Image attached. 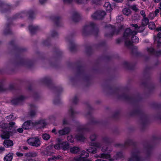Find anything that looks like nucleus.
<instances>
[{
  "mask_svg": "<svg viewBox=\"0 0 161 161\" xmlns=\"http://www.w3.org/2000/svg\"><path fill=\"white\" fill-rule=\"evenodd\" d=\"M102 150L103 152H106L107 151L109 153L112 151V150H108V147H102Z\"/></svg>",
  "mask_w": 161,
  "mask_h": 161,
  "instance_id": "0e129e2a",
  "label": "nucleus"
},
{
  "mask_svg": "<svg viewBox=\"0 0 161 161\" xmlns=\"http://www.w3.org/2000/svg\"><path fill=\"white\" fill-rule=\"evenodd\" d=\"M60 102V99L58 98H55L54 101L53 103L55 104H58Z\"/></svg>",
  "mask_w": 161,
  "mask_h": 161,
  "instance_id": "338daca9",
  "label": "nucleus"
},
{
  "mask_svg": "<svg viewBox=\"0 0 161 161\" xmlns=\"http://www.w3.org/2000/svg\"><path fill=\"white\" fill-rule=\"evenodd\" d=\"M80 19L79 14L76 11H75L73 12L71 18V20L75 22H77L79 21Z\"/></svg>",
  "mask_w": 161,
  "mask_h": 161,
  "instance_id": "6ab92c4d",
  "label": "nucleus"
},
{
  "mask_svg": "<svg viewBox=\"0 0 161 161\" xmlns=\"http://www.w3.org/2000/svg\"><path fill=\"white\" fill-rule=\"evenodd\" d=\"M52 18L56 25L59 26L61 21V17L58 16H53Z\"/></svg>",
  "mask_w": 161,
  "mask_h": 161,
  "instance_id": "5701e85b",
  "label": "nucleus"
},
{
  "mask_svg": "<svg viewBox=\"0 0 161 161\" xmlns=\"http://www.w3.org/2000/svg\"><path fill=\"white\" fill-rule=\"evenodd\" d=\"M6 89L2 81H0V92H3L6 90Z\"/></svg>",
  "mask_w": 161,
  "mask_h": 161,
  "instance_id": "5fc2aeb1",
  "label": "nucleus"
},
{
  "mask_svg": "<svg viewBox=\"0 0 161 161\" xmlns=\"http://www.w3.org/2000/svg\"><path fill=\"white\" fill-rule=\"evenodd\" d=\"M3 145L6 147H9L12 146L13 144V142L10 140H7L4 141Z\"/></svg>",
  "mask_w": 161,
  "mask_h": 161,
  "instance_id": "bb28decb",
  "label": "nucleus"
},
{
  "mask_svg": "<svg viewBox=\"0 0 161 161\" xmlns=\"http://www.w3.org/2000/svg\"><path fill=\"white\" fill-rule=\"evenodd\" d=\"M133 143V140L130 138H128L125 139L124 144L125 145V147L126 148L128 146L132 145Z\"/></svg>",
  "mask_w": 161,
  "mask_h": 161,
  "instance_id": "393cba45",
  "label": "nucleus"
},
{
  "mask_svg": "<svg viewBox=\"0 0 161 161\" xmlns=\"http://www.w3.org/2000/svg\"><path fill=\"white\" fill-rule=\"evenodd\" d=\"M68 113L70 115L72 118H73L75 115L78 114V112L75 111L72 107H70L69 111Z\"/></svg>",
  "mask_w": 161,
  "mask_h": 161,
  "instance_id": "cd10ccee",
  "label": "nucleus"
},
{
  "mask_svg": "<svg viewBox=\"0 0 161 161\" xmlns=\"http://www.w3.org/2000/svg\"><path fill=\"white\" fill-rule=\"evenodd\" d=\"M70 129L69 127H66L59 130L58 133L60 135L63 136L68 134L70 131Z\"/></svg>",
  "mask_w": 161,
  "mask_h": 161,
  "instance_id": "aec40b11",
  "label": "nucleus"
},
{
  "mask_svg": "<svg viewBox=\"0 0 161 161\" xmlns=\"http://www.w3.org/2000/svg\"><path fill=\"white\" fill-rule=\"evenodd\" d=\"M112 93L116 95L118 99L123 100L127 102L132 104L133 106L132 110L130 113L131 116L138 114L141 115L139 123L142 127L144 126L147 123L148 118L145 114L141 112L140 109L138 105V102L141 99V96L139 94L129 95L125 93H123L118 89H110Z\"/></svg>",
  "mask_w": 161,
  "mask_h": 161,
  "instance_id": "f257e3e1",
  "label": "nucleus"
},
{
  "mask_svg": "<svg viewBox=\"0 0 161 161\" xmlns=\"http://www.w3.org/2000/svg\"><path fill=\"white\" fill-rule=\"evenodd\" d=\"M97 136L96 134L92 133L90 136V138L92 141H95L97 138Z\"/></svg>",
  "mask_w": 161,
  "mask_h": 161,
  "instance_id": "de8ad7c7",
  "label": "nucleus"
},
{
  "mask_svg": "<svg viewBox=\"0 0 161 161\" xmlns=\"http://www.w3.org/2000/svg\"><path fill=\"white\" fill-rule=\"evenodd\" d=\"M63 125H69L70 124V121L69 120V119L67 117H65L63 119L62 121Z\"/></svg>",
  "mask_w": 161,
  "mask_h": 161,
  "instance_id": "ea45409f",
  "label": "nucleus"
},
{
  "mask_svg": "<svg viewBox=\"0 0 161 161\" xmlns=\"http://www.w3.org/2000/svg\"><path fill=\"white\" fill-rule=\"evenodd\" d=\"M15 64L22 65L27 68H30L33 64V62L29 59H21L19 62L15 64L14 63H11L8 65V67H12Z\"/></svg>",
  "mask_w": 161,
  "mask_h": 161,
  "instance_id": "423d86ee",
  "label": "nucleus"
},
{
  "mask_svg": "<svg viewBox=\"0 0 161 161\" xmlns=\"http://www.w3.org/2000/svg\"><path fill=\"white\" fill-rule=\"evenodd\" d=\"M80 150V148L77 147H74L70 149V152L73 153H77Z\"/></svg>",
  "mask_w": 161,
  "mask_h": 161,
  "instance_id": "e433bc0d",
  "label": "nucleus"
},
{
  "mask_svg": "<svg viewBox=\"0 0 161 161\" xmlns=\"http://www.w3.org/2000/svg\"><path fill=\"white\" fill-rule=\"evenodd\" d=\"M28 14H29L30 19H33L34 18L35 14L33 11L31 10H30L28 12Z\"/></svg>",
  "mask_w": 161,
  "mask_h": 161,
  "instance_id": "49530a36",
  "label": "nucleus"
},
{
  "mask_svg": "<svg viewBox=\"0 0 161 161\" xmlns=\"http://www.w3.org/2000/svg\"><path fill=\"white\" fill-rule=\"evenodd\" d=\"M6 118L9 121H11L15 120L16 119V117L14 116V115L12 114L6 117Z\"/></svg>",
  "mask_w": 161,
  "mask_h": 161,
  "instance_id": "c03bdc74",
  "label": "nucleus"
},
{
  "mask_svg": "<svg viewBox=\"0 0 161 161\" xmlns=\"http://www.w3.org/2000/svg\"><path fill=\"white\" fill-rule=\"evenodd\" d=\"M25 97L23 95H20L12 100V103L14 105L19 104L25 99Z\"/></svg>",
  "mask_w": 161,
  "mask_h": 161,
  "instance_id": "ddd939ff",
  "label": "nucleus"
},
{
  "mask_svg": "<svg viewBox=\"0 0 161 161\" xmlns=\"http://www.w3.org/2000/svg\"><path fill=\"white\" fill-rule=\"evenodd\" d=\"M50 135L47 133H45L42 135V138L45 141H47L50 138Z\"/></svg>",
  "mask_w": 161,
  "mask_h": 161,
  "instance_id": "8fccbe9b",
  "label": "nucleus"
},
{
  "mask_svg": "<svg viewBox=\"0 0 161 161\" xmlns=\"http://www.w3.org/2000/svg\"><path fill=\"white\" fill-rule=\"evenodd\" d=\"M7 126V124H6L4 123L0 122V128L5 130L4 129L6 128Z\"/></svg>",
  "mask_w": 161,
  "mask_h": 161,
  "instance_id": "680f3d73",
  "label": "nucleus"
},
{
  "mask_svg": "<svg viewBox=\"0 0 161 161\" xmlns=\"http://www.w3.org/2000/svg\"><path fill=\"white\" fill-rule=\"evenodd\" d=\"M73 35H70L66 37V41L69 43V48L70 51L73 52L75 50L76 45L73 40Z\"/></svg>",
  "mask_w": 161,
  "mask_h": 161,
  "instance_id": "6e6552de",
  "label": "nucleus"
},
{
  "mask_svg": "<svg viewBox=\"0 0 161 161\" xmlns=\"http://www.w3.org/2000/svg\"><path fill=\"white\" fill-rule=\"evenodd\" d=\"M12 8L10 5L5 3L3 1L0 0V11L2 13L8 12Z\"/></svg>",
  "mask_w": 161,
  "mask_h": 161,
  "instance_id": "1a4fd4ad",
  "label": "nucleus"
},
{
  "mask_svg": "<svg viewBox=\"0 0 161 161\" xmlns=\"http://www.w3.org/2000/svg\"><path fill=\"white\" fill-rule=\"evenodd\" d=\"M152 148V146L148 143H146L144 145L143 152L145 153L147 155H149Z\"/></svg>",
  "mask_w": 161,
  "mask_h": 161,
  "instance_id": "2eb2a0df",
  "label": "nucleus"
},
{
  "mask_svg": "<svg viewBox=\"0 0 161 161\" xmlns=\"http://www.w3.org/2000/svg\"><path fill=\"white\" fill-rule=\"evenodd\" d=\"M25 13H17L13 16V17L10 19H9V20H14L18 18H20L25 17Z\"/></svg>",
  "mask_w": 161,
  "mask_h": 161,
  "instance_id": "a878e982",
  "label": "nucleus"
},
{
  "mask_svg": "<svg viewBox=\"0 0 161 161\" xmlns=\"http://www.w3.org/2000/svg\"><path fill=\"white\" fill-rule=\"evenodd\" d=\"M13 154L12 153H9L4 158V161H11L13 158Z\"/></svg>",
  "mask_w": 161,
  "mask_h": 161,
  "instance_id": "c85d7f7f",
  "label": "nucleus"
},
{
  "mask_svg": "<svg viewBox=\"0 0 161 161\" xmlns=\"http://www.w3.org/2000/svg\"><path fill=\"white\" fill-rule=\"evenodd\" d=\"M131 39L133 43H138L139 42V39L138 37L135 35H133L131 37Z\"/></svg>",
  "mask_w": 161,
  "mask_h": 161,
  "instance_id": "a18cd8bd",
  "label": "nucleus"
},
{
  "mask_svg": "<svg viewBox=\"0 0 161 161\" xmlns=\"http://www.w3.org/2000/svg\"><path fill=\"white\" fill-rule=\"evenodd\" d=\"M142 152L141 149L135 148L131 151L130 156L128 161H142L141 153Z\"/></svg>",
  "mask_w": 161,
  "mask_h": 161,
  "instance_id": "39448f33",
  "label": "nucleus"
},
{
  "mask_svg": "<svg viewBox=\"0 0 161 161\" xmlns=\"http://www.w3.org/2000/svg\"><path fill=\"white\" fill-rule=\"evenodd\" d=\"M149 19L147 17H144L142 20V25L143 26H146L149 24Z\"/></svg>",
  "mask_w": 161,
  "mask_h": 161,
  "instance_id": "4c0bfd02",
  "label": "nucleus"
},
{
  "mask_svg": "<svg viewBox=\"0 0 161 161\" xmlns=\"http://www.w3.org/2000/svg\"><path fill=\"white\" fill-rule=\"evenodd\" d=\"M34 126V122L31 120H28L25 122L22 125L23 129L25 130H28Z\"/></svg>",
  "mask_w": 161,
  "mask_h": 161,
  "instance_id": "dca6fc26",
  "label": "nucleus"
},
{
  "mask_svg": "<svg viewBox=\"0 0 161 161\" xmlns=\"http://www.w3.org/2000/svg\"><path fill=\"white\" fill-rule=\"evenodd\" d=\"M28 143L30 145L36 147H38L41 144L40 141L37 137H32L27 140Z\"/></svg>",
  "mask_w": 161,
  "mask_h": 161,
  "instance_id": "9d476101",
  "label": "nucleus"
},
{
  "mask_svg": "<svg viewBox=\"0 0 161 161\" xmlns=\"http://www.w3.org/2000/svg\"><path fill=\"white\" fill-rule=\"evenodd\" d=\"M30 106L32 109L33 108H36L37 107L34 104H30ZM37 110L36 109L34 110L31 109L30 112L29 114L30 116L32 117H34L36 115Z\"/></svg>",
  "mask_w": 161,
  "mask_h": 161,
  "instance_id": "a211bd4d",
  "label": "nucleus"
},
{
  "mask_svg": "<svg viewBox=\"0 0 161 161\" xmlns=\"http://www.w3.org/2000/svg\"><path fill=\"white\" fill-rule=\"evenodd\" d=\"M85 116L88 119V122L84 125L79 126L77 128V134L75 136V138L78 140L83 142L85 139L84 134L86 132L89 131V129L87 126L89 125H95L98 124L99 121L95 118L91 114L90 112H88L85 114Z\"/></svg>",
  "mask_w": 161,
  "mask_h": 161,
  "instance_id": "f03ea898",
  "label": "nucleus"
},
{
  "mask_svg": "<svg viewBox=\"0 0 161 161\" xmlns=\"http://www.w3.org/2000/svg\"><path fill=\"white\" fill-rule=\"evenodd\" d=\"M103 6L107 11L110 12L112 9L110 4L109 2L105 3Z\"/></svg>",
  "mask_w": 161,
  "mask_h": 161,
  "instance_id": "c9c22d12",
  "label": "nucleus"
},
{
  "mask_svg": "<svg viewBox=\"0 0 161 161\" xmlns=\"http://www.w3.org/2000/svg\"><path fill=\"white\" fill-rule=\"evenodd\" d=\"M111 138L108 136H105L102 138V142L103 143H108L111 142Z\"/></svg>",
  "mask_w": 161,
  "mask_h": 161,
  "instance_id": "2f4dec72",
  "label": "nucleus"
},
{
  "mask_svg": "<svg viewBox=\"0 0 161 161\" xmlns=\"http://www.w3.org/2000/svg\"><path fill=\"white\" fill-rule=\"evenodd\" d=\"M15 125V123L14 122H10L8 125V126L10 130L12 129Z\"/></svg>",
  "mask_w": 161,
  "mask_h": 161,
  "instance_id": "13d9d810",
  "label": "nucleus"
},
{
  "mask_svg": "<svg viewBox=\"0 0 161 161\" xmlns=\"http://www.w3.org/2000/svg\"><path fill=\"white\" fill-rule=\"evenodd\" d=\"M114 146L115 147H119L120 148H122V149L125 148V145L124 144L117 143L115 144L114 145Z\"/></svg>",
  "mask_w": 161,
  "mask_h": 161,
  "instance_id": "603ef678",
  "label": "nucleus"
},
{
  "mask_svg": "<svg viewBox=\"0 0 161 161\" xmlns=\"http://www.w3.org/2000/svg\"><path fill=\"white\" fill-rule=\"evenodd\" d=\"M99 32L98 28L93 22H91L89 25L85 26L83 28L82 31V35L84 36L91 34L96 36Z\"/></svg>",
  "mask_w": 161,
  "mask_h": 161,
  "instance_id": "7ed1b4c3",
  "label": "nucleus"
},
{
  "mask_svg": "<svg viewBox=\"0 0 161 161\" xmlns=\"http://www.w3.org/2000/svg\"><path fill=\"white\" fill-rule=\"evenodd\" d=\"M76 2L78 3L86 4L88 2V0H75Z\"/></svg>",
  "mask_w": 161,
  "mask_h": 161,
  "instance_id": "6e6d98bb",
  "label": "nucleus"
},
{
  "mask_svg": "<svg viewBox=\"0 0 161 161\" xmlns=\"http://www.w3.org/2000/svg\"><path fill=\"white\" fill-rule=\"evenodd\" d=\"M51 35L53 37L55 38L58 36V34L56 31H51Z\"/></svg>",
  "mask_w": 161,
  "mask_h": 161,
  "instance_id": "bf43d9fd",
  "label": "nucleus"
},
{
  "mask_svg": "<svg viewBox=\"0 0 161 161\" xmlns=\"http://www.w3.org/2000/svg\"><path fill=\"white\" fill-rule=\"evenodd\" d=\"M123 13L127 16H128L131 14L130 10L128 8H125L123 9Z\"/></svg>",
  "mask_w": 161,
  "mask_h": 161,
  "instance_id": "a19ab883",
  "label": "nucleus"
},
{
  "mask_svg": "<svg viewBox=\"0 0 161 161\" xmlns=\"http://www.w3.org/2000/svg\"><path fill=\"white\" fill-rule=\"evenodd\" d=\"M99 157L103 158H110V155L109 154L103 153L100 154L98 156Z\"/></svg>",
  "mask_w": 161,
  "mask_h": 161,
  "instance_id": "79ce46f5",
  "label": "nucleus"
},
{
  "mask_svg": "<svg viewBox=\"0 0 161 161\" xmlns=\"http://www.w3.org/2000/svg\"><path fill=\"white\" fill-rule=\"evenodd\" d=\"M142 85L143 86H144V87H145L147 88H150V86L149 85L147 82L142 83Z\"/></svg>",
  "mask_w": 161,
  "mask_h": 161,
  "instance_id": "774afa93",
  "label": "nucleus"
},
{
  "mask_svg": "<svg viewBox=\"0 0 161 161\" xmlns=\"http://www.w3.org/2000/svg\"><path fill=\"white\" fill-rule=\"evenodd\" d=\"M147 51L150 54L158 56L161 55V51H155L154 49L152 47L147 48Z\"/></svg>",
  "mask_w": 161,
  "mask_h": 161,
  "instance_id": "412c9836",
  "label": "nucleus"
},
{
  "mask_svg": "<svg viewBox=\"0 0 161 161\" xmlns=\"http://www.w3.org/2000/svg\"><path fill=\"white\" fill-rule=\"evenodd\" d=\"M89 156V154L85 150H83L82 151L80 154V156L79 158L86 159V158L88 157Z\"/></svg>",
  "mask_w": 161,
  "mask_h": 161,
  "instance_id": "7c9ffc66",
  "label": "nucleus"
},
{
  "mask_svg": "<svg viewBox=\"0 0 161 161\" xmlns=\"http://www.w3.org/2000/svg\"><path fill=\"white\" fill-rule=\"evenodd\" d=\"M62 144V143L60 142L58 143L57 144L54 146V148L56 149H60L61 148V145Z\"/></svg>",
  "mask_w": 161,
  "mask_h": 161,
  "instance_id": "e2e57ef3",
  "label": "nucleus"
},
{
  "mask_svg": "<svg viewBox=\"0 0 161 161\" xmlns=\"http://www.w3.org/2000/svg\"><path fill=\"white\" fill-rule=\"evenodd\" d=\"M61 148L64 150H67L69 148V144L65 142H62L61 145Z\"/></svg>",
  "mask_w": 161,
  "mask_h": 161,
  "instance_id": "72a5a7b5",
  "label": "nucleus"
},
{
  "mask_svg": "<svg viewBox=\"0 0 161 161\" xmlns=\"http://www.w3.org/2000/svg\"><path fill=\"white\" fill-rule=\"evenodd\" d=\"M11 25V24H7L5 26V30L3 32V34L4 35L9 34L10 33L11 31L9 28V27Z\"/></svg>",
  "mask_w": 161,
  "mask_h": 161,
  "instance_id": "473e14b6",
  "label": "nucleus"
},
{
  "mask_svg": "<svg viewBox=\"0 0 161 161\" xmlns=\"http://www.w3.org/2000/svg\"><path fill=\"white\" fill-rule=\"evenodd\" d=\"M103 145V143L101 142H91L90 143V145L95 147L98 148L101 147Z\"/></svg>",
  "mask_w": 161,
  "mask_h": 161,
  "instance_id": "f704fd0d",
  "label": "nucleus"
},
{
  "mask_svg": "<svg viewBox=\"0 0 161 161\" xmlns=\"http://www.w3.org/2000/svg\"><path fill=\"white\" fill-rule=\"evenodd\" d=\"M28 29L31 35H33L39 30V27L36 25H32L29 26Z\"/></svg>",
  "mask_w": 161,
  "mask_h": 161,
  "instance_id": "f3484780",
  "label": "nucleus"
},
{
  "mask_svg": "<svg viewBox=\"0 0 161 161\" xmlns=\"http://www.w3.org/2000/svg\"><path fill=\"white\" fill-rule=\"evenodd\" d=\"M86 150L89 153L94 154L97 153V149L95 147H90L89 149H86Z\"/></svg>",
  "mask_w": 161,
  "mask_h": 161,
  "instance_id": "58836bf2",
  "label": "nucleus"
},
{
  "mask_svg": "<svg viewBox=\"0 0 161 161\" xmlns=\"http://www.w3.org/2000/svg\"><path fill=\"white\" fill-rule=\"evenodd\" d=\"M34 126H38L40 128H44L46 125V120L41 119L35 121L34 122Z\"/></svg>",
  "mask_w": 161,
  "mask_h": 161,
  "instance_id": "f8f14e48",
  "label": "nucleus"
},
{
  "mask_svg": "<svg viewBox=\"0 0 161 161\" xmlns=\"http://www.w3.org/2000/svg\"><path fill=\"white\" fill-rule=\"evenodd\" d=\"M10 136V134L9 132L6 130H3L2 134L1 135V137L3 139L9 138Z\"/></svg>",
  "mask_w": 161,
  "mask_h": 161,
  "instance_id": "b1692460",
  "label": "nucleus"
},
{
  "mask_svg": "<svg viewBox=\"0 0 161 161\" xmlns=\"http://www.w3.org/2000/svg\"><path fill=\"white\" fill-rule=\"evenodd\" d=\"M105 14L106 13L104 11L99 10L92 14L91 16L93 19H103Z\"/></svg>",
  "mask_w": 161,
  "mask_h": 161,
  "instance_id": "9b49d317",
  "label": "nucleus"
},
{
  "mask_svg": "<svg viewBox=\"0 0 161 161\" xmlns=\"http://www.w3.org/2000/svg\"><path fill=\"white\" fill-rule=\"evenodd\" d=\"M148 27L149 29L153 30L155 28V25L153 22H151L148 24Z\"/></svg>",
  "mask_w": 161,
  "mask_h": 161,
  "instance_id": "3c124183",
  "label": "nucleus"
},
{
  "mask_svg": "<svg viewBox=\"0 0 161 161\" xmlns=\"http://www.w3.org/2000/svg\"><path fill=\"white\" fill-rule=\"evenodd\" d=\"M40 82L41 83L49 85L51 83V80L50 77H46L41 79Z\"/></svg>",
  "mask_w": 161,
  "mask_h": 161,
  "instance_id": "4be33fe9",
  "label": "nucleus"
},
{
  "mask_svg": "<svg viewBox=\"0 0 161 161\" xmlns=\"http://www.w3.org/2000/svg\"><path fill=\"white\" fill-rule=\"evenodd\" d=\"M122 65L125 68L129 69H132V65L131 64L129 63L128 62L126 61L124 62L123 63Z\"/></svg>",
  "mask_w": 161,
  "mask_h": 161,
  "instance_id": "c756f323",
  "label": "nucleus"
},
{
  "mask_svg": "<svg viewBox=\"0 0 161 161\" xmlns=\"http://www.w3.org/2000/svg\"><path fill=\"white\" fill-rule=\"evenodd\" d=\"M50 147H47L46 149V150H45L44 153L45 155L49 156L51 154V152L48 151V150L50 149Z\"/></svg>",
  "mask_w": 161,
  "mask_h": 161,
  "instance_id": "864d4df0",
  "label": "nucleus"
},
{
  "mask_svg": "<svg viewBox=\"0 0 161 161\" xmlns=\"http://www.w3.org/2000/svg\"><path fill=\"white\" fill-rule=\"evenodd\" d=\"M156 16L155 15L154 13H150L148 17L149 19H153Z\"/></svg>",
  "mask_w": 161,
  "mask_h": 161,
  "instance_id": "69168bd1",
  "label": "nucleus"
},
{
  "mask_svg": "<svg viewBox=\"0 0 161 161\" xmlns=\"http://www.w3.org/2000/svg\"><path fill=\"white\" fill-rule=\"evenodd\" d=\"M78 101V98L76 96H75L73 98L72 100V102L74 104H76Z\"/></svg>",
  "mask_w": 161,
  "mask_h": 161,
  "instance_id": "4d7b16f0",
  "label": "nucleus"
},
{
  "mask_svg": "<svg viewBox=\"0 0 161 161\" xmlns=\"http://www.w3.org/2000/svg\"><path fill=\"white\" fill-rule=\"evenodd\" d=\"M137 32L135 31H132L130 28H127L125 31L123 36V38L125 40V46L128 48L133 47L132 52L133 53V49H136V47H133V44L132 42L130 40V38L133 35H136L137 34Z\"/></svg>",
  "mask_w": 161,
  "mask_h": 161,
  "instance_id": "20e7f679",
  "label": "nucleus"
},
{
  "mask_svg": "<svg viewBox=\"0 0 161 161\" xmlns=\"http://www.w3.org/2000/svg\"><path fill=\"white\" fill-rule=\"evenodd\" d=\"M75 161H91L88 159H85L81 158H77L76 159Z\"/></svg>",
  "mask_w": 161,
  "mask_h": 161,
  "instance_id": "052dcab7",
  "label": "nucleus"
},
{
  "mask_svg": "<svg viewBox=\"0 0 161 161\" xmlns=\"http://www.w3.org/2000/svg\"><path fill=\"white\" fill-rule=\"evenodd\" d=\"M116 156L117 158H124V155L122 152H120L117 153Z\"/></svg>",
  "mask_w": 161,
  "mask_h": 161,
  "instance_id": "09e8293b",
  "label": "nucleus"
},
{
  "mask_svg": "<svg viewBox=\"0 0 161 161\" xmlns=\"http://www.w3.org/2000/svg\"><path fill=\"white\" fill-rule=\"evenodd\" d=\"M25 155L27 157H36L37 156V154L35 152H30L26 153Z\"/></svg>",
  "mask_w": 161,
  "mask_h": 161,
  "instance_id": "37998d69",
  "label": "nucleus"
},
{
  "mask_svg": "<svg viewBox=\"0 0 161 161\" xmlns=\"http://www.w3.org/2000/svg\"><path fill=\"white\" fill-rule=\"evenodd\" d=\"M76 76H80L83 77L84 79H88L87 76L85 75L84 68L82 67H80L77 69Z\"/></svg>",
  "mask_w": 161,
  "mask_h": 161,
  "instance_id": "4468645a",
  "label": "nucleus"
},
{
  "mask_svg": "<svg viewBox=\"0 0 161 161\" xmlns=\"http://www.w3.org/2000/svg\"><path fill=\"white\" fill-rule=\"evenodd\" d=\"M106 27L108 28V29H107V31H109L110 32V33H106L105 34V36L107 37H112L115 33L118 34L120 31L121 29L123 28V26H121L120 28L117 31H116L115 28L114 27L110 25H107Z\"/></svg>",
  "mask_w": 161,
  "mask_h": 161,
  "instance_id": "0eeeda50",
  "label": "nucleus"
}]
</instances>
